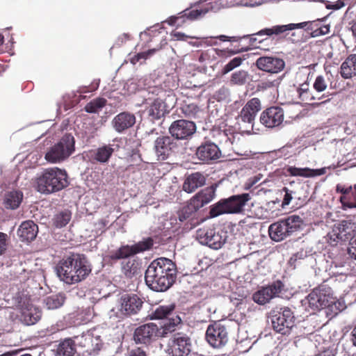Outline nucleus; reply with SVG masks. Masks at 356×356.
<instances>
[{
	"mask_svg": "<svg viewBox=\"0 0 356 356\" xmlns=\"http://www.w3.org/2000/svg\"><path fill=\"white\" fill-rule=\"evenodd\" d=\"M56 272L61 281L72 285L85 280L91 273L92 267L84 254L70 252L58 261Z\"/></svg>",
	"mask_w": 356,
	"mask_h": 356,
	"instance_id": "obj_1",
	"label": "nucleus"
},
{
	"mask_svg": "<svg viewBox=\"0 0 356 356\" xmlns=\"http://www.w3.org/2000/svg\"><path fill=\"white\" fill-rule=\"evenodd\" d=\"M176 264L170 259L161 257L154 260L145 271V283L155 291H165L175 282Z\"/></svg>",
	"mask_w": 356,
	"mask_h": 356,
	"instance_id": "obj_2",
	"label": "nucleus"
},
{
	"mask_svg": "<svg viewBox=\"0 0 356 356\" xmlns=\"http://www.w3.org/2000/svg\"><path fill=\"white\" fill-rule=\"evenodd\" d=\"M68 175L65 170L57 167L45 169L37 178V191L44 194L58 192L69 186Z\"/></svg>",
	"mask_w": 356,
	"mask_h": 356,
	"instance_id": "obj_3",
	"label": "nucleus"
},
{
	"mask_svg": "<svg viewBox=\"0 0 356 356\" xmlns=\"http://www.w3.org/2000/svg\"><path fill=\"white\" fill-rule=\"evenodd\" d=\"M321 19H317L297 24L291 23L286 25H276L270 28L264 29L259 32V34L280 35L287 31H292L296 29H304L310 33L312 38H316L325 35L330 31V26L328 25H321Z\"/></svg>",
	"mask_w": 356,
	"mask_h": 356,
	"instance_id": "obj_4",
	"label": "nucleus"
},
{
	"mask_svg": "<svg viewBox=\"0 0 356 356\" xmlns=\"http://www.w3.org/2000/svg\"><path fill=\"white\" fill-rule=\"evenodd\" d=\"M251 199L249 193L234 195L223 198L210 207L209 216L215 218L222 214L241 213L247 202Z\"/></svg>",
	"mask_w": 356,
	"mask_h": 356,
	"instance_id": "obj_5",
	"label": "nucleus"
},
{
	"mask_svg": "<svg viewBox=\"0 0 356 356\" xmlns=\"http://www.w3.org/2000/svg\"><path fill=\"white\" fill-rule=\"evenodd\" d=\"M303 221L299 216H290L271 224L268 228L269 236L275 241H281L300 230Z\"/></svg>",
	"mask_w": 356,
	"mask_h": 356,
	"instance_id": "obj_6",
	"label": "nucleus"
},
{
	"mask_svg": "<svg viewBox=\"0 0 356 356\" xmlns=\"http://www.w3.org/2000/svg\"><path fill=\"white\" fill-rule=\"evenodd\" d=\"M75 139L70 134H65L60 140L47 152L44 159L49 163H60L67 159L75 150Z\"/></svg>",
	"mask_w": 356,
	"mask_h": 356,
	"instance_id": "obj_7",
	"label": "nucleus"
},
{
	"mask_svg": "<svg viewBox=\"0 0 356 356\" xmlns=\"http://www.w3.org/2000/svg\"><path fill=\"white\" fill-rule=\"evenodd\" d=\"M309 307L314 311L330 307L335 302L332 289L325 282L314 288L307 296Z\"/></svg>",
	"mask_w": 356,
	"mask_h": 356,
	"instance_id": "obj_8",
	"label": "nucleus"
},
{
	"mask_svg": "<svg viewBox=\"0 0 356 356\" xmlns=\"http://www.w3.org/2000/svg\"><path fill=\"white\" fill-rule=\"evenodd\" d=\"M227 232L216 230L214 227H204L196 232V238L202 245L209 246L214 250L220 249L225 243Z\"/></svg>",
	"mask_w": 356,
	"mask_h": 356,
	"instance_id": "obj_9",
	"label": "nucleus"
},
{
	"mask_svg": "<svg viewBox=\"0 0 356 356\" xmlns=\"http://www.w3.org/2000/svg\"><path fill=\"white\" fill-rule=\"evenodd\" d=\"M153 244V239L149 237L144 241H139L138 243L132 245H121L117 250L111 251L108 257L109 259L112 261H118L127 259L138 253L149 250L152 248Z\"/></svg>",
	"mask_w": 356,
	"mask_h": 356,
	"instance_id": "obj_10",
	"label": "nucleus"
},
{
	"mask_svg": "<svg viewBox=\"0 0 356 356\" xmlns=\"http://www.w3.org/2000/svg\"><path fill=\"white\" fill-rule=\"evenodd\" d=\"M273 329L282 335H289L295 325V316L288 307L284 308L271 317Z\"/></svg>",
	"mask_w": 356,
	"mask_h": 356,
	"instance_id": "obj_11",
	"label": "nucleus"
},
{
	"mask_svg": "<svg viewBox=\"0 0 356 356\" xmlns=\"http://www.w3.org/2000/svg\"><path fill=\"white\" fill-rule=\"evenodd\" d=\"M207 342L213 348L225 346L229 340L228 332L225 326L215 322L208 326L206 335Z\"/></svg>",
	"mask_w": 356,
	"mask_h": 356,
	"instance_id": "obj_12",
	"label": "nucleus"
},
{
	"mask_svg": "<svg viewBox=\"0 0 356 356\" xmlns=\"http://www.w3.org/2000/svg\"><path fill=\"white\" fill-rule=\"evenodd\" d=\"M160 334L159 327L153 323H146L136 328L133 339L136 344L150 345Z\"/></svg>",
	"mask_w": 356,
	"mask_h": 356,
	"instance_id": "obj_13",
	"label": "nucleus"
},
{
	"mask_svg": "<svg viewBox=\"0 0 356 356\" xmlns=\"http://www.w3.org/2000/svg\"><path fill=\"white\" fill-rule=\"evenodd\" d=\"M341 226L337 229H333L327 235V241L331 246H336L339 240H341L343 236L346 239H350V245L356 243V239L354 238L356 236L355 223L343 221Z\"/></svg>",
	"mask_w": 356,
	"mask_h": 356,
	"instance_id": "obj_14",
	"label": "nucleus"
},
{
	"mask_svg": "<svg viewBox=\"0 0 356 356\" xmlns=\"http://www.w3.org/2000/svg\"><path fill=\"white\" fill-rule=\"evenodd\" d=\"M284 119L282 108L277 106L268 107L264 110L259 117L262 125L268 129L279 127Z\"/></svg>",
	"mask_w": 356,
	"mask_h": 356,
	"instance_id": "obj_15",
	"label": "nucleus"
},
{
	"mask_svg": "<svg viewBox=\"0 0 356 356\" xmlns=\"http://www.w3.org/2000/svg\"><path fill=\"white\" fill-rule=\"evenodd\" d=\"M177 148V144L171 136H161L154 141V152L159 161H165Z\"/></svg>",
	"mask_w": 356,
	"mask_h": 356,
	"instance_id": "obj_16",
	"label": "nucleus"
},
{
	"mask_svg": "<svg viewBox=\"0 0 356 356\" xmlns=\"http://www.w3.org/2000/svg\"><path fill=\"white\" fill-rule=\"evenodd\" d=\"M196 131L195 124L187 120L174 121L169 127V132L172 138L177 140L188 139Z\"/></svg>",
	"mask_w": 356,
	"mask_h": 356,
	"instance_id": "obj_17",
	"label": "nucleus"
},
{
	"mask_svg": "<svg viewBox=\"0 0 356 356\" xmlns=\"http://www.w3.org/2000/svg\"><path fill=\"white\" fill-rule=\"evenodd\" d=\"M211 134L215 143H218L227 149H234V145L237 143L236 139L239 140L238 134L234 133L230 128H213Z\"/></svg>",
	"mask_w": 356,
	"mask_h": 356,
	"instance_id": "obj_18",
	"label": "nucleus"
},
{
	"mask_svg": "<svg viewBox=\"0 0 356 356\" xmlns=\"http://www.w3.org/2000/svg\"><path fill=\"white\" fill-rule=\"evenodd\" d=\"M261 102L258 97L249 99L240 111L237 119L243 122L253 124L257 114L261 110Z\"/></svg>",
	"mask_w": 356,
	"mask_h": 356,
	"instance_id": "obj_19",
	"label": "nucleus"
},
{
	"mask_svg": "<svg viewBox=\"0 0 356 356\" xmlns=\"http://www.w3.org/2000/svg\"><path fill=\"white\" fill-rule=\"evenodd\" d=\"M255 64L259 70L271 74L281 72L285 65L282 59L273 56L259 57Z\"/></svg>",
	"mask_w": 356,
	"mask_h": 356,
	"instance_id": "obj_20",
	"label": "nucleus"
},
{
	"mask_svg": "<svg viewBox=\"0 0 356 356\" xmlns=\"http://www.w3.org/2000/svg\"><path fill=\"white\" fill-rule=\"evenodd\" d=\"M143 302L136 294H124L120 298V311L125 315L137 314Z\"/></svg>",
	"mask_w": 356,
	"mask_h": 356,
	"instance_id": "obj_21",
	"label": "nucleus"
},
{
	"mask_svg": "<svg viewBox=\"0 0 356 356\" xmlns=\"http://www.w3.org/2000/svg\"><path fill=\"white\" fill-rule=\"evenodd\" d=\"M191 339L186 334H174L171 346L172 356H187L191 352Z\"/></svg>",
	"mask_w": 356,
	"mask_h": 356,
	"instance_id": "obj_22",
	"label": "nucleus"
},
{
	"mask_svg": "<svg viewBox=\"0 0 356 356\" xmlns=\"http://www.w3.org/2000/svg\"><path fill=\"white\" fill-rule=\"evenodd\" d=\"M196 155L200 160L209 162L218 159L221 152L215 143H205L197 148Z\"/></svg>",
	"mask_w": 356,
	"mask_h": 356,
	"instance_id": "obj_23",
	"label": "nucleus"
},
{
	"mask_svg": "<svg viewBox=\"0 0 356 356\" xmlns=\"http://www.w3.org/2000/svg\"><path fill=\"white\" fill-rule=\"evenodd\" d=\"M136 123V117L129 112H122L118 114L112 121L113 127L118 133L131 128Z\"/></svg>",
	"mask_w": 356,
	"mask_h": 356,
	"instance_id": "obj_24",
	"label": "nucleus"
},
{
	"mask_svg": "<svg viewBox=\"0 0 356 356\" xmlns=\"http://www.w3.org/2000/svg\"><path fill=\"white\" fill-rule=\"evenodd\" d=\"M38 232V225L32 220L23 222L17 230V234L21 241L26 242H30L34 240Z\"/></svg>",
	"mask_w": 356,
	"mask_h": 356,
	"instance_id": "obj_25",
	"label": "nucleus"
},
{
	"mask_svg": "<svg viewBox=\"0 0 356 356\" xmlns=\"http://www.w3.org/2000/svg\"><path fill=\"white\" fill-rule=\"evenodd\" d=\"M206 183V178L201 172H196L188 175L182 186L183 190L191 193L195 191L198 188L203 186Z\"/></svg>",
	"mask_w": 356,
	"mask_h": 356,
	"instance_id": "obj_26",
	"label": "nucleus"
},
{
	"mask_svg": "<svg viewBox=\"0 0 356 356\" xmlns=\"http://www.w3.org/2000/svg\"><path fill=\"white\" fill-rule=\"evenodd\" d=\"M263 29L257 32L254 34L251 35H247L243 36H232L229 37L225 35H220L219 36L216 37H211V38H218L220 41L225 42V41H229V42H238L242 39L244 38H249L250 39V45L252 46L255 48L262 49V47L261 44L268 40V38L265 39H259V38H257V36H262V35H266V34H259V32H261ZM267 36H268L267 35Z\"/></svg>",
	"mask_w": 356,
	"mask_h": 356,
	"instance_id": "obj_27",
	"label": "nucleus"
},
{
	"mask_svg": "<svg viewBox=\"0 0 356 356\" xmlns=\"http://www.w3.org/2000/svg\"><path fill=\"white\" fill-rule=\"evenodd\" d=\"M216 195V188L213 186L207 187L196 193L190 200L199 209L211 202Z\"/></svg>",
	"mask_w": 356,
	"mask_h": 356,
	"instance_id": "obj_28",
	"label": "nucleus"
},
{
	"mask_svg": "<svg viewBox=\"0 0 356 356\" xmlns=\"http://www.w3.org/2000/svg\"><path fill=\"white\" fill-rule=\"evenodd\" d=\"M286 171L291 176L309 178L325 175L326 173V168L311 169L309 168H301L295 166H289L286 169Z\"/></svg>",
	"mask_w": 356,
	"mask_h": 356,
	"instance_id": "obj_29",
	"label": "nucleus"
},
{
	"mask_svg": "<svg viewBox=\"0 0 356 356\" xmlns=\"http://www.w3.org/2000/svg\"><path fill=\"white\" fill-rule=\"evenodd\" d=\"M168 112L169 107L161 97L155 99L148 109L149 115L152 117V120H159Z\"/></svg>",
	"mask_w": 356,
	"mask_h": 356,
	"instance_id": "obj_30",
	"label": "nucleus"
},
{
	"mask_svg": "<svg viewBox=\"0 0 356 356\" xmlns=\"http://www.w3.org/2000/svg\"><path fill=\"white\" fill-rule=\"evenodd\" d=\"M23 197V193L19 191L7 192L4 196L3 205L7 209H16L21 204Z\"/></svg>",
	"mask_w": 356,
	"mask_h": 356,
	"instance_id": "obj_31",
	"label": "nucleus"
},
{
	"mask_svg": "<svg viewBox=\"0 0 356 356\" xmlns=\"http://www.w3.org/2000/svg\"><path fill=\"white\" fill-rule=\"evenodd\" d=\"M180 110L183 115L188 119H196L200 117L202 110L200 106L190 99L184 100L181 104Z\"/></svg>",
	"mask_w": 356,
	"mask_h": 356,
	"instance_id": "obj_32",
	"label": "nucleus"
},
{
	"mask_svg": "<svg viewBox=\"0 0 356 356\" xmlns=\"http://www.w3.org/2000/svg\"><path fill=\"white\" fill-rule=\"evenodd\" d=\"M122 271L128 278H132L140 273L141 264L136 259H129L121 264Z\"/></svg>",
	"mask_w": 356,
	"mask_h": 356,
	"instance_id": "obj_33",
	"label": "nucleus"
},
{
	"mask_svg": "<svg viewBox=\"0 0 356 356\" xmlns=\"http://www.w3.org/2000/svg\"><path fill=\"white\" fill-rule=\"evenodd\" d=\"M113 152L114 149L111 145H104L95 150L91 151L90 154L92 159L99 163H106L109 161Z\"/></svg>",
	"mask_w": 356,
	"mask_h": 356,
	"instance_id": "obj_34",
	"label": "nucleus"
},
{
	"mask_svg": "<svg viewBox=\"0 0 356 356\" xmlns=\"http://www.w3.org/2000/svg\"><path fill=\"white\" fill-rule=\"evenodd\" d=\"M340 74L343 79H351L356 75V55H350L341 64Z\"/></svg>",
	"mask_w": 356,
	"mask_h": 356,
	"instance_id": "obj_35",
	"label": "nucleus"
},
{
	"mask_svg": "<svg viewBox=\"0 0 356 356\" xmlns=\"http://www.w3.org/2000/svg\"><path fill=\"white\" fill-rule=\"evenodd\" d=\"M41 318V311L37 307L29 305L22 309V318L26 325H34Z\"/></svg>",
	"mask_w": 356,
	"mask_h": 356,
	"instance_id": "obj_36",
	"label": "nucleus"
},
{
	"mask_svg": "<svg viewBox=\"0 0 356 356\" xmlns=\"http://www.w3.org/2000/svg\"><path fill=\"white\" fill-rule=\"evenodd\" d=\"M76 353V344L74 341L67 338L61 341L57 346L56 356H74Z\"/></svg>",
	"mask_w": 356,
	"mask_h": 356,
	"instance_id": "obj_37",
	"label": "nucleus"
},
{
	"mask_svg": "<svg viewBox=\"0 0 356 356\" xmlns=\"http://www.w3.org/2000/svg\"><path fill=\"white\" fill-rule=\"evenodd\" d=\"M175 309V305L173 304L169 305H160L155 309L152 310L148 316L151 320L167 319L169 316L172 315Z\"/></svg>",
	"mask_w": 356,
	"mask_h": 356,
	"instance_id": "obj_38",
	"label": "nucleus"
},
{
	"mask_svg": "<svg viewBox=\"0 0 356 356\" xmlns=\"http://www.w3.org/2000/svg\"><path fill=\"white\" fill-rule=\"evenodd\" d=\"M199 210L196 205L190 200L188 204L184 207L178 213L179 220L181 222L191 221L195 218L196 213Z\"/></svg>",
	"mask_w": 356,
	"mask_h": 356,
	"instance_id": "obj_39",
	"label": "nucleus"
},
{
	"mask_svg": "<svg viewBox=\"0 0 356 356\" xmlns=\"http://www.w3.org/2000/svg\"><path fill=\"white\" fill-rule=\"evenodd\" d=\"M300 99L306 104H312L316 100L312 91L309 89L308 83L305 82L300 85L297 90Z\"/></svg>",
	"mask_w": 356,
	"mask_h": 356,
	"instance_id": "obj_40",
	"label": "nucleus"
},
{
	"mask_svg": "<svg viewBox=\"0 0 356 356\" xmlns=\"http://www.w3.org/2000/svg\"><path fill=\"white\" fill-rule=\"evenodd\" d=\"M284 288V284L280 280L273 282L271 284L268 285L266 287H263L261 289L266 293V299L270 301L272 298L277 296L281 293Z\"/></svg>",
	"mask_w": 356,
	"mask_h": 356,
	"instance_id": "obj_41",
	"label": "nucleus"
},
{
	"mask_svg": "<svg viewBox=\"0 0 356 356\" xmlns=\"http://www.w3.org/2000/svg\"><path fill=\"white\" fill-rule=\"evenodd\" d=\"M209 11L208 9H201V10H189L186 9L182 13L184 15L181 17H174L170 19V24L173 25L176 23V22L181 18L182 17H186L187 19L190 20H195L199 18L200 17L205 15Z\"/></svg>",
	"mask_w": 356,
	"mask_h": 356,
	"instance_id": "obj_42",
	"label": "nucleus"
},
{
	"mask_svg": "<svg viewBox=\"0 0 356 356\" xmlns=\"http://www.w3.org/2000/svg\"><path fill=\"white\" fill-rule=\"evenodd\" d=\"M181 323V319L177 314H172L171 316L167 318L166 322L163 325V334H167L169 332H174L176 327Z\"/></svg>",
	"mask_w": 356,
	"mask_h": 356,
	"instance_id": "obj_43",
	"label": "nucleus"
},
{
	"mask_svg": "<svg viewBox=\"0 0 356 356\" xmlns=\"http://www.w3.org/2000/svg\"><path fill=\"white\" fill-rule=\"evenodd\" d=\"M65 302V297L61 294L48 296L44 303L48 309H56L60 307Z\"/></svg>",
	"mask_w": 356,
	"mask_h": 356,
	"instance_id": "obj_44",
	"label": "nucleus"
},
{
	"mask_svg": "<svg viewBox=\"0 0 356 356\" xmlns=\"http://www.w3.org/2000/svg\"><path fill=\"white\" fill-rule=\"evenodd\" d=\"M248 73L247 71L241 70L234 72L230 77V84L236 86H243L245 84L248 79Z\"/></svg>",
	"mask_w": 356,
	"mask_h": 356,
	"instance_id": "obj_45",
	"label": "nucleus"
},
{
	"mask_svg": "<svg viewBox=\"0 0 356 356\" xmlns=\"http://www.w3.org/2000/svg\"><path fill=\"white\" fill-rule=\"evenodd\" d=\"M222 50L217 49H210L206 51H201L197 57V60L201 63H206L214 60L216 55H220Z\"/></svg>",
	"mask_w": 356,
	"mask_h": 356,
	"instance_id": "obj_46",
	"label": "nucleus"
},
{
	"mask_svg": "<svg viewBox=\"0 0 356 356\" xmlns=\"http://www.w3.org/2000/svg\"><path fill=\"white\" fill-rule=\"evenodd\" d=\"M106 102L107 101L104 98H96L86 105L85 111L87 113H96L106 106Z\"/></svg>",
	"mask_w": 356,
	"mask_h": 356,
	"instance_id": "obj_47",
	"label": "nucleus"
},
{
	"mask_svg": "<svg viewBox=\"0 0 356 356\" xmlns=\"http://www.w3.org/2000/svg\"><path fill=\"white\" fill-rule=\"evenodd\" d=\"M71 219V212L65 210L59 212L54 218V225L56 227H65Z\"/></svg>",
	"mask_w": 356,
	"mask_h": 356,
	"instance_id": "obj_48",
	"label": "nucleus"
},
{
	"mask_svg": "<svg viewBox=\"0 0 356 356\" xmlns=\"http://www.w3.org/2000/svg\"><path fill=\"white\" fill-rule=\"evenodd\" d=\"M313 88L317 92L325 91L327 88L325 78L323 75L317 76L314 82Z\"/></svg>",
	"mask_w": 356,
	"mask_h": 356,
	"instance_id": "obj_49",
	"label": "nucleus"
},
{
	"mask_svg": "<svg viewBox=\"0 0 356 356\" xmlns=\"http://www.w3.org/2000/svg\"><path fill=\"white\" fill-rule=\"evenodd\" d=\"M156 51V49H151L147 51L140 52L136 55H134L130 60V62L135 65L136 64L140 59H147L149 56H152Z\"/></svg>",
	"mask_w": 356,
	"mask_h": 356,
	"instance_id": "obj_50",
	"label": "nucleus"
},
{
	"mask_svg": "<svg viewBox=\"0 0 356 356\" xmlns=\"http://www.w3.org/2000/svg\"><path fill=\"white\" fill-rule=\"evenodd\" d=\"M252 299L259 305H265L269 302L268 299H266V293L262 289L255 292L252 296Z\"/></svg>",
	"mask_w": 356,
	"mask_h": 356,
	"instance_id": "obj_51",
	"label": "nucleus"
},
{
	"mask_svg": "<svg viewBox=\"0 0 356 356\" xmlns=\"http://www.w3.org/2000/svg\"><path fill=\"white\" fill-rule=\"evenodd\" d=\"M340 201L343 209L356 207V200L354 199V200L352 201L350 195H341L340 197Z\"/></svg>",
	"mask_w": 356,
	"mask_h": 356,
	"instance_id": "obj_52",
	"label": "nucleus"
},
{
	"mask_svg": "<svg viewBox=\"0 0 356 356\" xmlns=\"http://www.w3.org/2000/svg\"><path fill=\"white\" fill-rule=\"evenodd\" d=\"M127 356H147L146 351L140 347L132 348L128 351Z\"/></svg>",
	"mask_w": 356,
	"mask_h": 356,
	"instance_id": "obj_53",
	"label": "nucleus"
},
{
	"mask_svg": "<svg viewBox=\"0 0 356 356\" xmlns=\"http://www.w3.org/2000/svg\"><path fill=\"white\" fill-rule=\"evenodd\" d=\"M7 238L6 234L0 232V255L3 254L7 248Z\"/></svg>",
	"mask_w": 356,
	"mask_h": 356,
	"instance_id": "obj_54",
	"label": "nucleus"
},
{
	"mask_svg": "<svg viewBox=\"0 0 356 356\" xmlns=\"http://www.w3.org/2000/svg\"><path fill=\"white\" fill-rule=\"evenodd\" d=\"M284 191H285V195L282 201V206L289 205L291 200H292V191H289L288 188H284Z\"/></svg>",
	"mask_w": 356,
	"mask_h": 356,
	"instance_id": "obj_55",
	"label": "nucleus"
},
{
	"mask_svg": "<svg viewBox=\"0 0 356 356\" xmlns=\"http://www.w3.org/2000/svg\"><path fill=\"white\" fill-rule=\"evenodd\" d=\"M337 191L342 193V195H351L352 194V186L346 188L341 185L337 186Z\"/></svg>",
	"mask_w": 356,
	"mask_h": 356,
	"instance_id": "obj_56",
	"label": "nucleus"
},
{
	"mask_svg": "<svg viewBox=\"0 0 356 356\" xmlns=\"http://www.w3.org/2000/svg\"><path fill=\"white\" fill-rule=\"evenodd\" d=\"M274 86H275L274 81H262L258 86V87L259 88H261L263 90H266L267 88H272Z\"/></svg>",
	"mask_w": 356,
	"mask_h": 356,
	"instance_id": "obj_57",
	"label": "nucleus"
},
{
	"mask_svg": "<svg viewBox=\"0 0 356 356\" xmlns=\"http://www.w3.org/2000/svg\"><path fill=\"white\" fill-rule=\"evenodd\" d=\"M235 67V66H234L231 62L229 61L227 64H226L222 70V72L223 74H227L228 72H231L232 70H233Z\"/></svg>",
	"mask_w": 356,
	"mask_h": 356,
	"instance_id": "obj_58",
	"label": "nucleus"
},
{
	"mask_svg": "<svg viewBox=\"0 0 356 356\" xmlns=\"http://www.w3.org/2000/svg\"><path fill=\"white\" fill-rule=\"evenodd\" d=\"M235 67V66H234L231 62L229 61L227 64H226L222 70V72L223 74H227L228 72H231L232 70H233Z\"/></svg>",
	"mask_w": 356,
	"mask_h": 356,
	"instance_id": "obj_59",
	"label": "nucleus"
},
{
	"mask_svg": "<svg viewBox=\"0 0 356 356\" xmlns=\"http://www.w3.org/2000/svg\"><path fill=\"white\" fill-rule=\"evenodd\" d=\"M242 61H243V59L241 57H235L230 60L231 63L234 66H235V67L240 66L242 63Z\"/></svg>",
	"mask_w": 356,
	"mask_h": 356,
	"instance_id": "obj_60",
	"label": "nucleus"
},
{
	"mask_svg": "<svg viewBox=\"0 0 356 356\" xmlns=\"http://www.w3.org/2000/svg\"><path fill=\"white\" fill-rule=\"evenodd\" d=\"M316 356H335L332 350L327 349L319 353Z\"/></svg>",
	"mask_w": 356,
	"mask_h": 356,
	"instance_id": "obj_61",
	"label": "nucleus"
},
{
	"mask_svg": "<svg viewBox=\"0 0 356 356\" xmlns=\"http://www.w3.org/2000/svg\"><path fill=\"white\" fill-rule=\"evenodd\" d=\"M173 35L177 38V40H184L185 38H188L185 34L180 33V32H176L173 33Z\"/></svg>",
	"mask_w": 356,
	"mask_h": 356,
	"instance_id": "obj_62",
	"label": "nucleus"
},
{
	"mask_svg": "<svg viewBox=\"0 0 356 356\" xmlns=\"http://www.w3.org/2000/svg\"><path fill=\"white\" fill-rule=\"evenodd\" d=\"M81 340H82V339H83V340H84V343H83L82 346H86V342L87 341H91V340H92V337H90V334L82 335V336L81 337Z\"/></svg>",
	"mask_w": 356,
	"mask_h": 356,
	"instance_id": "obj_63",
	"label": "nucleus"
},
{
	"mask_svg": "<svg viewBox=\"0 0 356 356\" xmlns=\"http://www.w3.org/2000/svg\"><path fill=\"white\" fill-rule=\"evenodd\" d=\"M18 353V350L10 351L4 353L3 356H15Z\"/></svg>",
	"mask_w": 356,
	"mask_h": 356,
	"instance_id": "obj_64",
	"label": "nucleus"
}]
</instances>
